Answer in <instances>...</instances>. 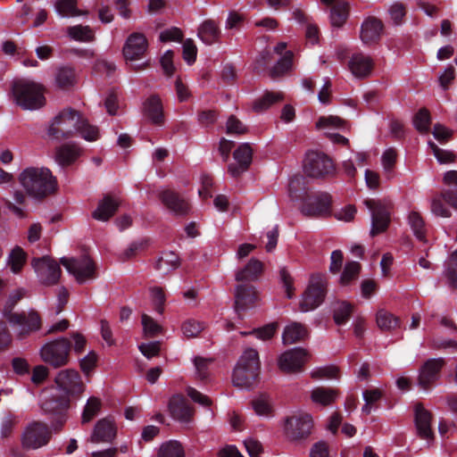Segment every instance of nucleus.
<instances>
[{"mask_svg": "<svg viewBox=\"0 0 457 457\" xmlns=\"http://www.w3.org/2000/svg\"><path fill=\"white\" fill-rule=\"evenodd\" d=\"M235 298V310L240 316L242 312L254 306L257 292L252 285L240 284L237 287Z\"/></svg>", "mask_w": 457, "mask_h": 457, "instance_id": "obj_23", "label": "nucleus"}, {"mask_svg": "<svg viewBox=\"0 0 457 457\" xmlns=\"http://www.w3.org/2000/svg\"><path fill=\"white\" fill-rule=\"evenodd\" d=\"M179 266V257L174 252H166L157 260L155 269L169 272Z\"/></svg>", "mask_w": 457, "mask_h": 457, "instance_id": "obj_37", "label": "nucleus"}, {"mask_svg": "<svg viewBox=\"0 0 457 457\" xmlns=\"http://www.w3.org/2000/svg\"><path fill=\"white\" fill-rule=\"evenodd\" d=\"M170 415L175 420L188 422L193 416V409L182 395H173L169 402Z\"/></svg>", "mask_w": 457, "mask_h": 457, "instance_id": "obj_26", "label": "nucleus"}, {"mask_svg": "<svg viewBox=\"0 0 457 457\" xmlns=\"http://www.w3.org/2000/svg\"><path fill=\"white\" fill-rule=\"evenodd\" d=\"M364 204L371 212L370 236L385 232L391 221L392 203L387 200L366 199Z\"/></svg>", "mask_w": 457, "mask_h": 457, "instance_id": "obj_9", "label": "nucleus"}, {"mask_svg": "<svg viewBox=\"0 0 457 457\" xmlns=\"http://www.w3.org/2000/svg\"><path fill=\"white\" fill-rule=\"evenodd\" d=\"M187 395L192 399V401L204 407H210L212 403L209 396L202 394L194 387H188L187 389Z\"/></svg>", "mask_w": 457, "mask_h": 457, "instance_id": "obj_61", "label": "nucleus"}, {"mask_svg": "<svg viewBox=\"0 0 457 457\" xmlns=\"http://www.w3.org/2000/svg\"><path fill=\"white\" fill-rule=\"evenodd\" d=\"M57 386L67 395L79 397L85 390L79 373L75 370H63L54 378Z\"/></svg>", "mask_w": 457, "mask_h": 457, "instance_id": "obj_17", "label": "nucleus"}, {"mask_svg": "<svg viewBox=\"0 0 457 457\" xmlns=\"http://www.w3.org/2000/svg\"><path fill=\"white\" fill-rule=\"evenodd\" d=\"M12 342V337L4 321H0V353L6 351Z\"/></svg>", "mask_w": 457, "mask_h": 457, "instance_id": "obj_60", "label": "nucleus"}, {"mask_svg": "<svg viewBox=\"0 0 457 457\" xmlns=\"http://www.w3.org/2000/svg\"><path fill=\"white\" fill-rule=\"evenodd\" d=\"M277 324L276 323H270L268 325H265L262 328H255L250 332H244L243 335H255L258 338L262 340H268L270 339L276 330H277Z\"/></svg>", "mask_w": 457, "mask_h": 457, "instance_id": "obj_55", "label": "nucleus"}, {"mask_svg": "<svg viewBox=\"0 0 457 457\" xmlns=\"http://www.w3.org/2000/svg\"><path fill=\"white\" fill-rule=\"evenodd\" d=\"M27 253L21 247L16 245L9 255L8 264L13 273H19L26 262Z\"/></svg>", "mask_w": 457, "mask_h": 457, "instance_id": "obj_43", "label": "nucleus"}, {"mask_svg": "<svg viewBox=\"0 0 457 457\" xmlns=\"http://www.w3.org/2000/svg\"><path fill=\"white\" fill-rule=\"evenodd\" d=\"M119 202L110 195H105L93 212L92 217L101 221L109 220L118 211Z\"/></svg>", "mask_w": 457, "mask_h": 457, "instance_id": "obj_28", "label": "nucleus"}, {"mask_svg": "<svg viewBox=\"0 0 457 457\" xmlns=\"http://www.w3.org/2000/svg\"><path fill=\"white\" fill-rule=\"evenodd\" d=\"M69 36L81 42H91L95 39L94 31L89 26L76 25L68 28Z\"/></svg>", "mask_w": 457, "mask_h": 457, "instance_id": "obj_40", "label": "nucleus"}, {"mask_svg": "<svg viewBox=\"0 0 457 457\" xmlns=\"http://www.w3.org/2000/svg\"><path fill=\"white\" fill-rule=\"evenodd\" d=\"M75 132H79L87 141H95L99 136L98 129L71 108L60 112L48 129V135L55 139L70 138Z\"/></svg>", "mask_w": 457, "mask_h": 457, "instance_id": "obj_1", "label": "nucleus"}, {"mask_svg": "<svg viewBox=\"0 0 457 457\" xmlns=\"http://www.w3.org/2000/svg\"><path fill=\"white\" fill-rule=\"evenodd\" d=\"M262 271L263 263L255 258H252L244 269L237 272L236 279L237 281L255 280L259 278Z\"/></svg>", "mask_w": 457, "mask_h": 457, "instance_id": "obj_33", "label": "nucleus"}, {"mask_svg": "<svg viewBox=\"0 0 457 457\" xmlns=\"http://www.w3.org/2000/svg\"><path fill=\"white\" fill-rule=\"evenodd\" d=\"M259 353L255 349H246L239 358L233 371L234 386L251 388L257 381L260 373Z\"/></svg>", "mask_w": 457, "mask_h": 457, "instance_id": "obj_5", "label": "nucleus"}, {"mask_svg": "<svg viewBox=\"0 0 457 457\" xmlns=\"http://www.w3.org/2000/svg\"><path fill=\"white\" fill-rule=\"evenodd\" d=\"M445 365L444 358H432L427 360L420 368V374L418 377L419 386L428 390L430 386L439 379L441 370Z\"/></svg>", "mask_w": 457, "mask_h": 457, "instance_id": "obj_18", "label": "nucleus"}, {"mask_svg": "<svg viewBox=\"0 0 457 457\" xmlns=\"http://www.w3.org/2000/svg\"><path fill=\"white\" fill-rule=\"evenodd\" d=\"M384 29L382 21L376 17L367 18L361 24V39L365 45L378 43Z\"/></svg>", "mask_w": 457, "mask_h": 457, "instance_id": "obj_25", "label": "nucleus"}, {"mask_svg": "<svg viewBox=\"0 0 457 457\" xmlns=\"http://www.w3.org/2000/svg\"><path fill=\"white\" fill-rule=\"evenodd\" d=\"M24 296L25 290L23 288L16 289L9 295L4 307V315L17 329L19 338H25L31 333L39 330L42 325L41 317L36 310H30L28 313L12 312L15 305Z\"/></svg>", "mask_w": 457, "mask_h": 457, "instance_id": "obj_3", "label": "nucleus"}, {"mask_svg": "<svg viewBox=\"0 0 457 457\" xmlns=\"http://www.w3.org/2000/svg\"><path fill=\"white\" fill-rule=\"evenodd\" d=\"M142 326L145 334L150 337H155L162 329L152 317L145 313L142 315Z\"/></svg>", "mask_w": 457, "mask_h": 457, "instance_id": "obj_54", "label": "nucleus"}, {"mask_svg": "<svg viewBox=\"0 0 457 457\" xmlns=\"http://www.w3.org/2000/svg\"><path fill=\"white\" fill-rule=\"evenodd\" d=\"M377 324L382 330H391L399 326V320L392 313L380 310L377 313Z\"/></svg>", "mask_w": 457, "mask_h": 457, "instance_id": "obj_45", "label": "nucleus"}, {"mask_svg": "<svg viewBox=\"0 0 457 457\" xmlns=\"http://www.w3.org/2000/svg\"><path fill=\"white\" fill-rule=\"evenodd\" d=\"M81 153L82 149L78 145L64 144L57 147L55 159L61 166H69L79 159Z\"/></svg>", "mask_w": 457, "mask_h": 457, "instance_id": "obj_30", "label": "nucleus"}, {"mask_svg": "<svg viewBox=\"0 0 457 457\" xmlns=\"http://www.w3.org/2000/svg\"><path fill=\"white\" fill-rule=\"evenodd\" d=\"M307 355V351L301 347L287 350L278 359L279 369L287 373L299 372L303 370Z\"/></svg>", "mask_w": 457, "mask_h": 457, "instance_id": "obj_20", "label": "nucleus"}, {"mask_svg": "<svg viewBox=\"0 0 457 457\" xmlns=\"http://www.w3.org/2000/svg\"><path fill=\"white\" fill-rule=\"evenodd\" d=\"M247 131L245 125L235 116L230 115L227 121V134H245Z\"/></svg>", "mask_w": 457, "mask_h": 457, "instance_id": "obj_57", "label": "nucleus"}, {"mask_svg": "<svg viewBox=\"0 0 457 457\" xmlns=\"http://www.w3.org/2000/svg\"><path fill=\"white\" fill-rule=\"evenodd\" d=\"M72 348L71 339L62 337L45 344L40 349L42 361L54 369L66 366Z\"/></svg>", "mask_w": 457, "mask_h": 457, "instance_id": "obj_7", "label": "nucleus"}, {"mask_svg": "<svg viewBox=\"0 0 457 457\" xmlns=\"http://www.w3.org/2000/svg\"><path fill=\"white\" fill-rule=\"evenodd\" d=\"M197 48L192 39H187L183 43V58L188 63L195 62Z\"/></svg>", "mask_w": 457, "mask_h": 457, "instance_id": "obj_56", "label": "nucleus"}, {"mask_svg": "<svg viewBox=\"0 0 457 457\" xmlns=\"http://www.w3.org/2000/svg\"><path fill=\"white\" fill-rule=\"evenodd\" d=\"M12 90L16 104L23 110H37L46 104L43 87L34 81L15 80Z\"/></svg>", "mask_w": 457, "mask_h": 457, "instance_id": "obj_6", "label": "nucleus"}, {"mask_svg": "<svg viewBox=\"0 0 457 457\" xmlns=\"http://www.w3.org/2000/svg\"><path fill=\"white\" fill-rule=\"evenodd\" d=\"M143 115L155 126H163L165 117L162 99L156 94L148 96L142 105Z\"/></svg>", "mask_w": 457, "mask_h": 457, "instance_id": "obj_22", "label": "nucleus"}, {"mask_svg": "<svg viewBox=\"0 0 457 457\" xmlns=\"http://www.w3.org/2000/svg\"><path fill=\"white\" fill-rule=\"evenodd\" d=\"M338 395L337 389L319 386L312 391L311 398L314 403L326 406L333 403Z\"/></svg>", "mask_w": 457, "mask_h": 457, "instance_id": "obj_35", "label": "nucleus"}, {"mask_svg": "<svg viewBox=\"0 0 457 457\" xmlns=\"http://www.w3.org/2000/svg\"><path fill=\"white\" fill-rule=\"evenodd\" d=\"M148 47L147 39L145 37L138 32H134L127 38L123 46V55L126 61L133 62L140 60L145 54ZM147 66V62H143L138 65L130 63V67L136 71H142Z\"/></svg>", "mask_w": 457, "mask_h": 457, "instance_id": "obj_12", "label": "nucleus"}, {"mask_svg": "<svg viewBox=\"0 0 457 457\" xmlns=\"http://www.w3.org/2000/svg\"><path fill=\"white\" fill-rule=\"evenodd\" d=\"M413 123L417 130L420 132H428L431 123V118L428 110L426 108L420 109L413 118Z\"/></svg>", "mask_w": 457, "mask_h": 457, "instance_id": "obj_48", "label": "nucleus"}, {"mask_svg": "<svg viewBox=\"0 0 457 457\" xmlns=\"http://www.w3.org/2000/svg\"><path fill=\"white\" fill-rule=\"evenodd\" d=\"M348 66L355 77L366 78L371 73L373 62L369 56L362 54H356L351 57Z\"/></svg>", "mask_w": 457, "mask_h": 457, "instance_id": "obj_29", "label": "nucleus"}, {"mask_svg": "<svg viewBox=\"0 0 457 457\" xmlns=\"http://www.w3.org/2000/svg\"><path fill=\"white\" fill-rule=\"evenodd\" d=\"M31 265L43 285L54 286L58 283L62 270L60 265L50 256L34 257L31 260Z\"/></svg>", "mask_w": 457, "mask_h": 457, "instance_id": "obj_13", "label": "nucleus"}, {"mask_svg": "<svg viewBox=\"0 0 457 457\" xmlns=\"http://www.w3.org/2000/svg\"><path fill=\"white\" fill-rule=\"evenodd\" d=\"M431 211L436 216H440V217H444V218H448L451 216V212L444 204V200L441 196L436 197L432 200Z\"/></svg>", "mask_w": 457, "mask_h": 457, "instance_id": "obj_63", "label": "nucleus"}, {"mask_svg": "<svg viewBox=\"0 0 457 457\" xmlns=\"http://www.w3.org/2000/svg\"><path fill=\"white\" fill-rule=\"evenodd\" d=\"M409 224L417 237L420 241H426V229H425V222L420 214L418 212L412 211L410 212L409 217Z\"/></svg>", "mask_w": 457, "mask_h": 457, "instance_id": "obj_41", "label": "nucleus"}, {"mask_svg": "<svg viewBox=\"0 0 457 457\" xmlns=\"http://www.w3.org/2000/svg\"><path fill=\"white\" fill-rule=\"evenodd\" d=\"M51 435L52 432L47 424L34 421L25 430L22 445L28 449H37L49 442Z\"/></svg>", "mask_w": 457, "mask_h": 457, "instance_id": "obj_16", "label": "nucleus"}, {"mask_svg": "<svg viewBox=\"0 0 457 457\" xmlns=\"http://www.w3.org/2000/svg\"><path fill=\"white\" fill-rule=\"evenodd\" d=\"M450 287L457 288V251L453 252L445 270Z\"/></svg>", "mask_w": 457, "mask_h": 457, "instance_id": "obj_51", "label": "nucleus"}, {"mask_svg": "<svg viewBox=\"0 0 457 457\" xmlns=\"http://www.w3.org/2000/svg\"><path fill=\"white\" fill-rule=\"evenodd\" d=\"M115 435L112 422L108 419H102L96 422L91 438L93 442H111Z\"/></svg>", "mask_w": 457, "mask_h": 457, "instance_id": "obj_32", "label": "nucleus"}, {"mask_svg": "<svg viewBox=\"0 0 457 457\" xmlns=\"http://www.w3.org/2000/svg\"><path fill=\"white\" fill-rule=\"evenodd\" d=\"M233 157L237 163H230L228 171L233 178H237L246 171L252 163L253 149L250 144H241L233 153Z\"/></svg>", "mask_w": 457, "mask_h": 457, "instance_id": "obj_21", "label": "nucleus"}, {"mask_svg": "<svg viewBox=\"0 0 457 457\" xmlns=\"http://www.w3.org/2000/svg\"><path fill=\"white\" fill-rule=\"evenodd\" d=\"M183 38L182 31L176 27H173L169 29H165L160 33L159 39L162 42H170V41H181Z\"/></svg>", "mask_w": 457, "mask_h": 457, "instance_id": "obj_62", "label": "nucleus"}, {"mask_svg": "<svg viewBox=\"0 0 457 457\" xmlns=\"http://www.w3.org/2000/svg\"><path fill=\"white\" fill-rule=\"evenodd\" d=\"M253 408L258 415H270L272 406L269 395L262 394L252 402Z\"/></svg>", "mask_w": 457, "mask_h": 457, "instance_id": "obj_50", "label": "nucleus"}, {"mask_svg": "<svg viewBox=\"0 0 457 457\" xmlns=\"http://www.w3.org/2000/svg\"><path fill=\"white\" fill-rule=\"evenodd\" d=\"M204 328V323L195 320H187L182 324V331L187 337H197Z\"/></svg>", "mask_w": 457, "mask_h": 457, "instance_id": "obj_53", "label": "nucleus"}, {"mask_svg": "<svg viewBox=\"0 0 457 457\" xmlns=\"http://www.w3.org/2000/svg\"><path fill=\"white\" fill-rule=\"evenodd\" d=\"M361 264L358 262H349L345 264L340 281L343 285H348L352 280L357 278L361 271Z\"/></svg>", "mask_w": 457, "mask_h": 457, "instance_id": "obj_49", "label": "nucleus"}, {"mask_svg": "<svg viewBox=\"0 0 457 457\" xmlns=\"http://www.w3.org/2000/svg\"><path fill=\"white\" fill-rule=\"evenodd\" d=\"M310 457H330L328 443L325 441L315 443L311 448Z\"/></svg>", "mask_w": 457, "mask_h": 457, "instance_id": "obj_64", "label": "nucleus"}, {"mask_svg": "<svg viewBox=\"0 0 457 457\" xmlns=\"http://www.w3.org/2000/svg\"><path fill=\"white\" fill-rule=\"evenodd\" d=\"M414 421L420 438L426 440L434 438V432L431 428L432 414L420 403L415 405Z\"/></svg>", "mask_w": 457, "mask_h": 457, "instance_id": "obj_24", "label": "nucleus"}, {"mask_svg": "<svg viewBox=\"0 0 457 457\" xmlns=\"http://www.w3.org/2000/svg\"><path fill=\"white\" fill-rule=\"evenodd\" d=\"M101 405L102 403L99 398L95 396L88 398L82 412V423L84 424L91 421L100 411Z\"/></svg>", "mask_w": 457, "mask_h": 457, "instance_id": "obj_46", "label": "nucleus"}, {"mask_svg": "<svg viewBox=\"0 0 457 457\" xmlns=\"http://www.w3.org/2000/svg\"><path fill=\"white\" fill-rule=\"evenodd\" d=\"M323 4L330 6V21L334 27H342L349 14V5L346 2L336 0H320Z\"/></svg>", "mask_w": 457, "mask_h": 457, "instance_id": "obj_27", "label": "nucleus"}, {"mask_svg": "<svg viewBox=\"0 0 457 457\" xmlns=\"http://www.w3.org/2000/svg\"><path fill=\"white\" fill-rule=\"evenodd\" d=\"M158 457H185V452L177 441H169L161 445Z\"/></svg>", "mask_w": 457, "mask_h": 457, "instance_id": "obj_44", "label": "nucleus"}, {"mask_svg": "<svg viewBox=\"0 0 457 457\" xmlns=\"http://www.w3.org/2000/svg\"><path fill=\"white\" fill-rule=\"evenodd\" d=\"M151 295L155 311L162 314L165 303V294L162 287H154L151 289Z\"/></svg>", "mask_w": 457, "mask_h": 457, "instance_id": "obj_58", "label": "nucleus"}, {"mask_svg": "<svg viewBox=\"0 0 457 457\" xmlns=\"http://www.w3.org/2000/svg\"><path fill=\"white\" fill-rule=\"evenodd\" d=\"M54 7L56 12L62 17L87 14V12H82L77 8V0H56Z\"/></svg>", "mask_w": 457, "mask_h": 457, "instance_id": "obj_36", "label": "nucleus"}, {"mask_svg": "<svg viewBox=\"0 0 457 457\" xmlns=\"http://www.w3.org/2000/svg\"><path fill=\"white\" fill-rule=\"evenodd\" d=\"M353 305L347 302L338 303L333 311V319L337 325L345 324L351 318Z\"/></svg>", "mask_w": 457, "mask_h": 457, "instance_id": "obj_38", "label": "nucleus"}, {"mask_svg": "<svg viewBox=\"0 0 457 457\" xmlns=\"http://www.w3.org/2000/svg\"><path fill=\"white\" fill-rule=\"evenodd\" d=\"M288 190L292 197L303 201L302 212L305 216L316 217L329 213L332 201L330 195L326 192L309 193L304 177L292 178Z\"/></svg>", "mask_w": 457, "mask_h": 457, "instance_id": "obj_2", "label": "nucleus"}, {"mask_svg": "<svg viewBox=\"0 0 457 457\" xmlns=\"http://www.w3.org/2000/svg\"><path fill=\"white\" fill-rule=\"evenodd\" d=\"M19 182L26 193L36 199H43L56 189V180L46 168L25 169L19 175Z\"/></svg>", "mask_w": 457, "mask_h": 457, "instance_id": "obj_4", "label": "nucleus"}, {"mask_svg": "<svg viewBox=\"0 0 457 457\" xmlns=\"http://www.w3.org/2000/svg\"><path fill=\"white\" fill-rule=\"evenodd\" d=\"M220 34V29L212 20L204 21L198 29V37L206 45H212L216 42Z\"/></svg>", "mask_w": 457, "mask_h": 457, "instance_id": "obj_34", "label": "nucleus"}, {"mask_svg": "<svg viewBox=\"0 0 457 457\" xmlns=\"http://www.w3.org/2000/svg\"><path fill=\"white\" fill-rule=\"evenodd\" d=\"M282 99L283 96L280 93L266 92L262 97L254 102L253 109L257 112L266 110L273 104L279 102Z\"/></svg>", "mask_w": 457, "mask_h": 457, "instance_id": "obj_47", "label": "nucleus"}, {"mask_svg": "<svg viewBox=\"0 0 457 457\" xmlns=\"http://www.w3.org/2000/svg\"><path fill=\"white\" fill-rule=\"evenodd\" d=\"M294 54L292 51H287L285 54L277 62L270 70V75L275 79L287 72L293 65Z\"/></svg>", "mask_w": 457, "mask_h": 457, "instance_id": "obj_39", "label": "nucleus"}, {"mask_svg": "<svg viewBox=\"0 0 457 457\" xmlns=\"http://www.w3.org/2000/svg\"><path fill=\"white\" fill-rule=\"evenodd\" d=\"M313 428L312 417L308 413H299L287 417L285 420V434L293 442L306 440Z\"/></svg>", "mask_w": 457, "mask_h": 457, "instance_id": "obj_11", "label": "nucleus"}, {"mask_svg": "<svg viewBox=\"0 0 457 457\" xmlns=\"http://www.w3.org/2000/svg\"><path fill=\"white\" fill-rule=\"evenodd\" d=\"M303 167L307 176L316 179L329 176L335 170L332 160L319 152H309L306 154Z\"/></svg>", "mask_w": 457, "mask_h": 457, "instance_id": "obj_14", "label": "nucleus"}, {"mask_svg": "<svg viewBox=\"0 0 457 457\" xmlns=\"http://www.w3.org/2000/svg\"><path fill=\"white\" fill-rule=\"evenodd\" d=\"M158 197L162 204L177 216H186L190 212V204L181 195L172 189L159 192Z\"/></svg>", "mask_w": 457, "mask_h": 457, "instance_id": "obj_19", "label": "nucleus"}, {"mask_svg": "<svg viewBox=\"0 0 457 457\" xmlns=\"http://www.w3.org/2000/svg\"><path fill=\"white\" fill-rule=\"evenodd\" d=\"M326 294V277L320 273L312 274L303 295L302 311L308 312L316 309L323 303Z\"/></svg>", "mask_w": 457, "mask_h": 457, "instance_id": "obj_10", "label": "nucleus"}, {"mask_svg": "<svg viewBox=\"0 0 457 457\" xmlns=\"http://www.w3.org/2000/svg\"><path fill=\"white\" fill-rule=\"evenodd\" d=\"M41 408L51 423L54 432L62 429L68 420V410L70 408V398L64 395H55L44 400Z\"/></svg>", "mask_w": 457, "mask_h": 457, "instance_id": "obj_8", "label": "nucleus"}, {"mask_svg": "<svg viewBox=\"0 0 457 457\" xmlns=\"http://www.w3.org/2000/svg\"><path fill=\"white\" fill-rule=\"evenodd\" d=\"M311 376L314 379L338 378L339 369L335 365H329L314 370Z\"/></svg>", "mask_w": 457, "mask_h": 457, "instance_id": "obj_52", "label": "nucleus"}, {"mask_svg": "<svg viewBox=\"0 0 457 457\" xmlns=\"http://www.w3.org/2000/svg\"><path fill=\"white\" fill-rule=\"evenodd\" d=\"M308 336L309 332L304 325L292 322L284 328L282 339L285 345H291L305 340Z\"/></svg>", "mask_w": 457, "mask_h": 457, "instance_id": "obj_31", "label": "nucleus"}, {"mask_svg": "<svg viewBox=\"0 0 457 457\" xmlns=\"http://www.w3.org/2000/svg\"><path fill=\"white\" fill-rule=\"evenodd\" d=\"M55 81L60 88L67 89L75 83V71L71 67H62L57 71Z\"/></svg>", "mask_w": 457, "mask_h": 457, "instance_id": "obj_42", "label": "nucleus"}, {"mask_svg": "<svg viewBox=\"0 0 457 457\" xmlns=\"http://www.w3.org/2000/svg\"><path fill=\"white\" fill-rule=\"evenodd\" d=\"M60 262L76 278L79 284L84 283L87 279H94L97 276L95 262L87 255L82 256L80 259L62 257Z\"/></svg>", "mask_w": 457, "mask_h": 457, "instance_id": "obj_15", "label": "nucleus"}, {"mask_svg": "<svg viewBox=\"0 0 457 457\" xmlns=\"http://www.w3.org/2000/svg\"><path fill=\"white\" fill-rule=\"evenodd\" d=\"M345 125V120L337 116H322L320 117L316 126L318 129H325L328 127L342 128Z\"/></svg>", "mask_w": 457, "mask_h": 457, "instance_id": "obj_59", "label": "nucleus"}]
</instances>
